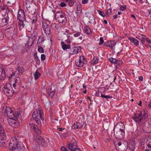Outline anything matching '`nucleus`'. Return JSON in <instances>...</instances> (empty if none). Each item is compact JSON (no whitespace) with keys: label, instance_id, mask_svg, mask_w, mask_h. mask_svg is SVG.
Instances as JSON below:
<instances>
[{"label":"nucleus","instance_id":"nucleus-1","mask_svg":"<svg viewBox=\"0 0 151 151\" xmlns=\"http://www.w3.org/2000/svg\"><path fill=\"white\" fill-rule=\"evenodd\" d=\"M29 125L30 128L33 130L37 134V135L35 137L36 141L39 144L41 145L44 147H47V142H45L43 138L39 135V134H41V132L38 128L37 126L33 123H30Z\"/></svg>","mask_w":151,"mask_h":151},{"label":"nucleus","instance_id":"nucleus-2","mask_svg":"<svg viewBox=\"0 0 151 151\" xmlns=\"http://www.w3.org/2000/svg\"><path fill=\"white\" fill-rule=\"evenodd\" d=\"M43 116L44 114L41 109L38 110H36L34 111L32 115L33 118L38 124H41L40 119L42 121L44 120Z\"/></svg>","mask_w":151,"mask_h":151},{"label":"nucleus","instance_id":"nucleus-3","mask_svg":"<svg viewBox=\"0 0 151 151\" xmlns=\"http://www.w3.org/2000/svg\"><path fill=\"white\" fill-rule=\"evenodd\" d=\"M3 92L8 96H11L14 93H16L18 91L13 88L11 84L9 83L6 84L4 88Z\"/></svg>","mask_w":151,"mask_h":151},{"label":"nucleus","instance_id":"nucleus-4","mask_svg":"<svg viewBox=\"0 0 151 151\" xmlns=\"http://www.w3.org/2000/svg\"><path fill=\"white\" fill-rule=\"evenodd\" d=\"M1 10L4 11L5 12V14L4 15V18L1 20V22L3 23L2 25H5L8 24L9 22L11 23L9 21V12L8 8L6 6H4L1 8Z\"/></svg>","mask_w":151,"mask_h":151},{"label":"nucleus","instance_id":"nucleus-5","mask_svg":"<svg viewBox=\"0 0 151 151\" xmlns=\"http://www.w3.org/2000/svg\"><path fill=\"white\" fill-rule=\"evenodd\" d=\"M5 112L9 117H16L17 118H20L21 117V115L19 112H15L14 113L13 110L9 106H6Z\"/></svg>","mask_w":151,"mask_h":151},{"label":"nucleus","instance_id":"nucleus-6","mask_svg":"<svg viewBox=\"0 0 151 151\" xmlns=\"http://www.w3.org/2000/svg\"><path fill=\"white\" fill-rule=\"evenodd\" d=\"M147 117V115H146L145 113L142 114V112L139 114L136 113L134 114L132 117V119L136 122L139 123L142 121L144 118L146 119Z\"/></svg>","mask_w":151,"mask_h":151},{"label":"nucleus","instance_id":"nucleus-7","mask_svg":"<svg viewBox=\"0 0 151 151\" xmlns=\"http://www.w3.org/2000/svg\"><path fill=\"white\" fill-rule=\"evenodd\" d=\"M10 151H13L18 147L17 140L15 137L11 138L9 144Z\"/></svg>","mask_w":151,"mask_h":151},{"label":"nucleus","instance_id":"nucleus-8","mask_svg":"<svg viewBox=\"0 0 151 151\" xmlns=\"http://www.w3.org/2000/svg\"><path fill=\"white\" fill-rule=\"evenodd\" d=\"M141 145L145 151H151V138H147L145 142H142Z\"/></svg>","mask_w":151,"mask_h":151},{"label":"nucleus","instance_id":"nucleus-9","mask_svg":"<svg viewBox=\"0 0 151 151\" xmlns=\"http://www.w3.org/2000/svg\"><path fill=\"white\" fill-rule=\"evenodd\" d=\"M20 118H17L16 117H10L8 119V122L9 124L12 127L15 128H18L19 127L18 122L16 119L18 121L19 119H20Z\"/></svg>","mask_w":151,"mask_h":151},{"label":"nucleus","instance_id":"nucleus-10","mask_svg":"<svg viewBox=\"0 0 151 151\" xmlns=\"http://www.w3.org/2000/svg\"><path fill=\"white\" fill-rule=\"evenodd\" d=\"M71 141L72 143L67 144L68 147L70 151H81L79 148L76 147L77 143L75 139H73Z\"/></svg>","mask_w":151,"mask_h":151},{"label":"nucleus","instance_id":"nucleus-11","mask_svg":"<svg viewBox=\"0 0 151 151\" xmlns=\"http://www.w3.org/2000/svg\"><path fill=\"white\" fill-rule=\"evenodd\" d=\"M114 145L118 151H124L127 149V145L124 144H122L119 140L115 142H114Z\"/></svg>","mask_w":151,"mask_h":151},{"label":"nucleus","instance_id":"nucleus-12","mask_svg":"<svg viewBox=\"0 0 151 151\" xmlns=\"http://www.w3.org/2000/svg\"><path fill=\"white\" fill-rule=\"evenodd\" d=\"M87 63V61L86 58L82 55L80 56L79 60H77L75 61L76 65L78 67H82L84 64H86Z\"/></svg>","mask_w":151,"mask_h":151},{"label":"nucleus","instance_id":"nucleus-13","mask_svg":"<svg viewBox=\"0 0 151 151\" xmlns=\"http://www.w3.org/2000/svg\"><path fill=\"white\" fill-rule=\"evenodd\" d=\"M49 22L45 21L42 22V27L44 32L47 35H49L50 33V26Z\"/></svg>","mask_w":151,"mask_h":151},{"label":"nucleus","instance_id":"nucleus-14","mask_svg":"<svg viewBox=\"0 0 151 151\" xmlns=\"http://www.w3.org/2000/svg\"><path fill=\"white\" fill-rule=\"evenodd\" d=\"M81 50V47H70L68 50V52L70 55H73L76 54L80 52Z\"/></svg>","mask_w":151,"mask_h":151},{"label":"nucleus","instance_id":"nucleus-15","mask_svg":"<svg viewBox=\"0 0 151 151\" xmlns=\"http://www.w3.org/2000/svg\"><path fill=\"white\" fill-rule=\"evenodd\" d=\"M124 125L123 123L120 122L116 124L114 126V132L115 130L116 131H120L121 132H124Z\"/></svg>","mask_w":151,"mask_h":151},{"label":"nucleus","instance_id":"nucleus-16","mask_svg":"<svg viewBox=\"0 0 151 151\" xmlns=\"http://www.w3.org/2000/svg\"><path fill=\"white\" fill-rule=\"evenodd\" d=\"M17 18L18 20H26L25 14L23 10L22 9L18 10Z\"/></svg>","mask_w":151,"mask_h":151},{"label":"nucleus","instance_id":"nucleus-17","mask_svg":"<svg viewBox=\"0 0 151 151\" xmlns=\"http://www.w3.org/2000/svg\"><path fill=\"white\" fill-rule=\"evenodd\" d=\"M14 83L13 84V88L15 90L18 91L19 87L21 85V81L20 78L19 77H17L14 79Z\"/></svg>","mask_w":151,"mask_h":151},{"label":"nucleus","instance_id":"nucleus-18","mask_svg":"<svg viewBox=\"0 0 151 151\" xmlns=\"http://www.w3.org/2000/svg\"><path fill=\"white\" fill-rule=\"evenodd\" d=\"M59 23H61L63 25H65L67 23V19L65 15L55 19Z\"/></svg>","mask_w":151,"mask_h":151},{"label":"nucleus","instance_id":"nucleus-19","mask_svg":"<svg viewBox=\"0 0 151 151\" xmlns=\"http://www.w3.org/2000/svg\"><path fill=\"white\" fill-rule=\"evenodd\" d=\"M114 135L116 138L122 139L124 137V131L121 132L120 131H116L115 132H114Z\"/></svg>","mask_w":151,"mask_h":151},{"label":"nucleus","instance_id":"nucleus-20","mask_svg":"<svg viewBox=\"0 0 151 151\" xmlns=\"http://www.w3.org/2000/svg\"><path fill=\"white\" fill-rule=\"evenodd\" d=\"M6 136L4 130L0 123V138L1 139H5Z\"/></svg>","mask_w":151,"mask_h":151},{"label":"nucleus","instance_id":"nucleus-21","mask_svg":"<svg viewBox=\"0 0 151 151\" xmlns=\"http://www.w3.org/2000/svg\"><path fill=\"white\" fill-rule=\"evenodd\" d=\"M6 77V75L4 70L3 68L0 67V80H4Z\"/></svg>","mask_w":151,"mask_h":151},{"label":"nucleus","instance_id":"nucleus-22","mask_svg":"<svg viewBox=\"0 0 151 151\" xmlns=\"http://www.w3.org/2000/svg\"><path fill=\"white\" fill-rule=\"evenodd\" d=\"M15 73L17 74L22 73L24 72V69L22 66H18L16 68Z\"/></svg>","mask_w":151,"mask_h":151},{"label":"nucleus","instance_id":"nucleus-23","mask_svg":"<svg viewBox=\"0 0 151 151\" xmlns=\"http://www.w3.org/2000/svg\"><path fill=\"white\" fill-rule=\"evenodd\" d=\"M128 39L131 42L134 43L136 46H138L139 45L138 40L134 38L129 37Z\"/></svg>","mask_w":151,"mask_h":151},{"label":"nucleus","instance_id":"nucleus-24","mask_svg":"<svg viewBox=\"0 0 151 151\" xmlns=\"http://www.w3.org/2000/svg\"><path fill=\"white\" fill-rule=\"evenodd\" d=\"M1 139L0 138V147L1 148H6L7 147V145L6 142H5L4 139Z\"/></svg>","mask_w":151,"mask_h":151},{"label":"nucleus","instance_id":"nucleus-25","mask_svg":"<svg viewBox=\"0 0 151 151\" xmlns=\"http://www.w3.org/2000/svg\"><path fill=\"white\" fill-rule=\"evenodd\" d=\"M29 1H26L25 2V6L27 10L29 12L32 11V9L30 6L31 4Z\"/></svg>","mask_w":151,"mask_h":151},{"label":"nucleus","instance_id":"nucleus-26","mask_svg":"<svg viewBox=\"0 0 151 151\" xmlns=\"http://www.w3.org/2000/svg\"><path fill=\"white\" fill-rule=\"evenodd\" d=\"M61 45L62 49L64 50H65L67 49H70V45L69 44H66L64 42H61Z\"/></svg>","mask_w":151,"mask_h":151},{"label":"nucleus","instance_id":"nucleus-27","mask_svg":"<svg viewBox=\"0 0 151 151\" xmlns=\"http://www.w3.org/2000/svg\"><path fill=\"white\" fill-rule=\"evenodd\" d=\"M109 43V47H110L111 49L113 50L114 49V47L116 45V42L114 40H111L108 41Z\"/></svg>","mask_w":151,"mask_h":151},{"label":"nucleus","instance_id":"nucleus-28","mask_svg":"<svg viewBox=\"0 0 151 151\" xmlns=\"http://www.w3.org/2000/svg\"><path fill=\"white\" fill-rule=\"evenodd\" d=\"M99 62V58L97 57H94L93 60L90 62V64L92 65L96 64Z\"/></svg>","mask_w":151,"mask_h":151},{"label":"nucleus","instance_id":"nucleus-29","mask_svg":"<svg viewBox=\"0 0 151 151\" xmlns=\"http://www.w3.org/2000/svg\"><path fill=\"white\" fill-rule=\"evenodd\" d=\"M65 15L64 13L61 11H58L55 14V19L58 17L62 16Z\"/></svg>","mask_w":151,"mask_h":151},{"label":"nucleus","instance_id":"nucleus-30","mask_svg":"<svg viewBox=\"0 0 151 151\" xmlns=\"http://www.w3.org/2000/svg\"><path fill=\"white\" fill-rule=\"evenodd\" d=\"M19 22L18 23L20 29H22L24 28L25 26V24L24 23V21L26 20H19Z\"/></svg>","mask_w":151,"mask_h":151},{"label":"nucleus","instance_id":"nucleus-31","mask_svg":"<svg viewBox=\"0 0 151 151\" xmlns=\"http://www.w3.org/2000/svg\"><path fill=\"white\" fill-rule=\"evenodd\" d=\"M48 90L49 96L51 98L53 97L55 95V92L53 91H52L50 88H48Z\"/></svg>","mask_w":151,"mask_h":151},{"label":"nucleus","instance_id":"nucleus-32","mask_svg":"<svg viewBox=\"0 0 151 151\" xmlns=\"http://www.w3.org/2000/svg\"><path fill=\"white\" fill-rule=\"evenodd\" d=\"M109 60L111 62L116 64H119L120 62V61L119 60H116V59L112 58H109Z\"/></svg>","mask_w":151,"mask_h":151},{"label":"nucleus","instance_id":"nucleus-33","mask_svg":"<svg viewBox=\"0 0 151 151\" xmlns=\"http://www.w3.org/2000/svg\"><path fill=\"white\" fill-rule=\"evenodd\" d=\"M63 35H64L65 39L66 40L69 41L72 39V38L71 36H70L69 33H63Z\"/></svg>","mask_w":151,"mask_h":151},{"label":"nucleus","instance_id":"nucleus-34","mask_svg":"<svg viewBox=\"0 0 151 151\" xmlns=\"http://www.w3.org/2000/svg\"><path fill=\"white\" fill-rule=\"evenodd\" d=\"M32 37L31 38L32 39V42L31 43L32 44H33L34 43V42L35 41V40L36 38V37L37 36V32H35V33L34 32L33 34H32Z\"/></svg>","mask_w":151,"mask_h":151},{"label":"nucleus","instance_id":"nucleus-35","mask_svg":"<svg viewBox=\"0 0 151 151\" xmlns=\"http://www.w3.org/2000/svg\"><path fill=\"white\" fill-rule=\"evenodd\" d=\"M83 127L82 125H78L77 123L74 124L72 126V127L73 129H80Z\"/></svg>","mask_w":151,"mask_h":151},{"label":"nucleus","instance_id":"nucleus-36","mask_svg":"<svg viewBox=\"0 0 151 151\" xmlns=\"http://www.w3.org/2000/svg\"><path fill=\"white\" fill-rule=\"evenodd\" d=\"M135 144L134 142H132L129 144V147L130 149L133 151L134 150L135 148Z\"/></svg>","mask_w":151,"mask_h":151},{"label":"nucleus","instance_id":"nucleus-37","mask_svg":"<svg viewBox=\"0 0 151 151\" xmlns=\"http://www.w3.org/2000/svg\"><path fill=\"white\" fill-rule=\"evenodd\" d=\"M84 30L87 35H89L91 32V30L90 27L88 26H86L84 27Z\"/></svg>","mask_w":151,"mask_h":151},{"label":"nucleus","instance_id":"nucleus-38","mask_svg":"<svg viewBox=\"0 0 151 151\" xmlns=\"http://www.w3.org/2000/svg\"><path fill=\"white\" fill-rule=\"evenodd\" d=\"M98 92L101 94H102L106 91V88H99L98 90Z\"/></svg>","mask_w":151,"mask_h":151},{"label":"nucleus","instance_id":"nucleus-39","mask_svg":"<svg viewBox=\"0 0 151 151\" xmlns=\"http://www.w3.org/2000/svg\"><path fill=\"white\" fill-rule=\"evenodd\" d=\"M44 40L43 37L40 36L38 37V40L37 42V44H40Z\"/></svg>","mask_w":151,"mask_h":151},{"label":"nucleus","instance_id":"nucleus-40","mask_svg":"<svg viewBox=\"0 0 151 151\" xmlns=\"http://www.w3.org/2000/svg\"><path fill=\"white\" fill-rule=\"evenodd\" d=\"M40 76V73L37 71H36L34 75L35 78V80L37 79Z\"/></svg>","mask_w":151,"mask_h":151},{"label":"nucleus","instance_id":"nucleus-41","mask_svg":"<svg viewBox=\"0 0 151 151\" xmlns=\"http://www.w3.org/2000/svg\"><path fill=\"white\" fill-rule=\"evenodd\" d=\"M145 39H146V38H145L143 37H142L141 39V40L139 39V40L141 41V42L143 45H145L147 47H148V46H147L146 45V42L145 40Z\"/></svg>","mask_w":151,"mask_h":151},{"label":"nucleus","instance_id":"nucleus-42","mask_svg":"<svg viewBox=\"0 0 151 151\" xmlns=\"http://www.w3.org/2000/svg\"><path fill=\"white\" fill-rule=\"evenodd\" d=\"M101 96L102 98H104L106 99H111L112 98V96H111L109 95H106L105 96L103 94H101Z\"/></svg>","mask_w":151,"mask_h":151},{"label":"nucleus","instance_id":"nucleus-43","mask_svg":"<svg viewBox=\"0 0 151 151\" xmlns=\"http://www.w3.org/2000/svg\"><path fill=\"white\" fill-rule=\"evenodd\" d=\"M37 17L36 16H33L32 17V24L35 23L37 19Z\"/></svg>","mask_w":151,"mask_h":151},{"label":"nucleus","instance_id":"nucleus-44","mask_svg":"<svg viewBox=\"0 0 151 151\" xmlns=\"http://www.w3.org/2000/svg\"><path fill=\"white\" fill-rule=\"evenodd\" d=\"M52 27H54L55 29H58L59 27V26L56 23H52L51 25Z\"/></svg>","mask_w":151,"mask_h":151},{"label":"nucleus","instance_id":"nucleus-45","mask_svg":"<svg viewBox=\"0 0 151 151\" xmlns=\"http://www.w3.org/2000/svg\"><path fill=\"white\" fill-rule=\"evenodd\" d=\"M75 2V1L74 0H70L69 1V5L70 6H73Z\"/></svg>","mask_w":151,"mask_h":151},{"label":"nucleus","instance_id":"nucleus-46","mask_svg":"<svg viewBox=\"0 0 151 151\" xmlns=\"http://www.w3.org/2000/svg\"><path fill=\"white\" fill-rule=\"evenodd\" d=\"M97 11L98 12L99 14L101 16L104 17L106 16L105 14L103 12L99 10H98Z\"/></svg>","mask_w":151,"mask_h":151},{"label":"nucleus","instance_id":"nucleus-47","mask_svg":"<svg viewBox=\"0 0 151 151\" xmlns=\"http://www.w3.org/2000/svg\"><path fill=\"white\" fill-rule=\"evenodd\" d=\"M81 35V32H77L75 33H74L73 34V36L75 37H77L80 36Z\"/></svg>","mask_w":151,"mask_h":151},{"label":"nucleus","instance_id":"nucleus-48","mask_svg":"<svg viewBox=\"0 0 151 151\" xmlns=\"http://www.w3.org/2000/svg\"><path fill=\"white\" fill-rule=\"evenodd\" d=\"M77 11L78 12V13H81L82 11V9L81 8V5H78L77 7Z\"/></svg>","mask_w":151,"mask_h":151},{"label":"nucleus","instance_id":"nucleus-49","mask_svg":"<svg viewBox=\"0 0 151 151\" xmlns=\"http://www.w3.org/2000/svg\"><path fill=\"white\" fill-rule=\"evenodd\" d=\"M112 9L111 8H109L106 12V14L107 16H109L110 14V13Z\"/></svg>","mask_w":151,"mask_h":151},{"label":"nucleus","instance_id":"nucleus-50","mask_svg":"<svg viewBox=\"0 0 151 151\" xmlns=\"http://www.w3.org/2000/svg\"><path fill=\"white\" fill-rule=\"evenodd\" d=\"M103 38L102 37H101L100 38V42L99 43V45H101L104 43Z\"/></svg>","mask_w":151,"mask_h":151},{"label":"nucleus","instance_id":"nucleus-51","mask_svg":"<svg viewBox=\"0 0 151 151\" xmlns=\"http://www.w3.org/2000/svg\"><path fill=\"white\" fill-rule=\"evenodd\" d=\"M38 50L39 52L42 53L44 52V49L41 47H40L38 48Z\"/></svg>","mask_w":151,"mask_h":151},{"label":"nucleus","instance_id":"nucleus-52","mask_svg":"<svg viewBox=\"0 0 151 151\" xmlns=\"http://www.w3.org/2000/svg\"><path fill=\"white\" fill-rule=\"evenodd\" d=\"M32 38H29V40L28 41V46H31L33 45V44L31 45V43L32 42Z\"/></svg>","mask_w":151,"mask_h":151},{"label":"nucleus","instance_id":"nucleus-53","mask_svg":"<svg viewBox=\"0 0 151 151\" xmlns=\"http://www.w3.org/2000/svg\"><path fill=\"white\" fill-rule=\"evenodd\" d=\"M126 9V5L122 6L120 7V9L121 10H124Z\"/></svg>","mask_w":151,"mask_h":151},{"label":"nucleus","instance_id":"nucleus-54","mask_svg":"<svg viewBox=\"0 0 151 151\" xmlns=\"http://www.w3.org/2000/svg\"><path fill=\"white\" fill-rule=\"evenodd\" d=\"M35 60L36 63L37 64L39 65L40 64V61L39 59L38 58L35 59Z\"/></svg>","mask_w":151,"mask_h":151},{"label":"nucleus","instance_id":"nucleus-55","mask_svg":"<svg viewBox=\"0 0 151 151\" xmlns=\"http://www.w3.org/2000/svg\"><path fill=\"white\" fill-rule=\"evenodd\" d=\"M60 6L61 7H63L64 6H67V4L64 2H61L60 4Z\"/></svg>","mask_w":151,"mask_h":151},{"label":"nucleus","instance_id":"nucleus-56","mask_svg":"<svg viewBox=\"0 0 151 151\" xmlns=\"http://www.w3.org/2000/svg\"><path fill=\"white\" fill-rule=\"evenodd\" d=\"M61 151H69L68 150L66 147L63 146L61 147Z\"/></svg>","mask_w":151,"mask_h":151},{"label":"nucleus","instance_id":"nucleus-57","mask_svg":"<svg viewBox=\"0 0 151 151\" xmlns=\"http://www.w3.org/2000/svg\"><path fill=\"white\" fill-rule=\"evenodd\" d=\"M41 60H44L45 58V56L44 54H42L41 55Z\"/></svg>","mask_w":151,"mask_h":151},{"label":"nucleus","instance_id":"nucleus-58","mask_svg":"<svg viewBox=\"0 0 151 151\" xmlns=\"http://www.w3.org/2000/svg\"><path fill=\"white\" fill-rule=\"evenodd\" d=\"M88 1V0H82V3L83 4H85L87 3Z\"/></svg>","mask_w":151,"mask_h":151},{"label":"nucleus","instance_id":"nucleus-59","mask_svg":"<svg viewBox=\"0 0 151 151\" xmlns=\"http://www.w3.org/2000/svg\"><path fill=\"white\" fill-rule=\"evenodd\" d=\"M145 40L146 42H147L148 43L151 44V40H150L149 38H146Z\"/></svg>","mask_w":151,"mask_h":151},{"label":"nucleus","instance_id":"nucleus-60","mask_svg":"<svg viewBox=\"0 0 151 151\" xmlns=\"http://www.w3.org/2000/svg\"><path fill=\"white\" fill-rule=\"evenodd\" d=\"M108 41L104 43V45L105 47H109V43Z\"/></svg>","mask_w":151,"mask_h":151},{"label":"nucleus","instance_id":"nucleus-61","mask_svg":"<svg viewBox=\"0 0 151 151\" xmlns=\"http://www.w3.org/2000/svg\"><path fill=\"white\" fill-rule=\"evenodd\" d=\"M95 95L97 96H100V93L99 92H98H98H96L95 93Z\"/></svg>","mask_w":151,"mask_h":151},{"label":"nucleus","instance_id":"nucleus-62","mask_svg":"<svg viewBox=\"0 0 151 151\" xmlns=\"http://www.w3.org/2000/svg\"><path fill=\"white\" fill-rule=\"evenodd\" d=\"M3 38V35L1 32H0V40L2 39Z\"/></svg>","mask_w":151,"mask_h":151},{"label":"nucleus","instance_id":"nucleus-63","mask_svg":"<svg viewBox=\"0 0 151 151\" xmlns=\"http://www.w3.org/2000/svg\"><path fill=\"white\" fill-rule=\"evenodd\" d=\"M117 15L116 14L113 16V18L114 19H116L117 18Z\"/></svg>","mask_w":151,"mask_h":151},{"label":"nucleus","instance_id":"nucleus-64","mask_svg":"<svg viewBox=\"0 0 151 151\" xmlns=\"http://www.w3.org/2000/svg\"><path fill=\"white\" fill-rule=\"evenodd\" d=\"M138 78L140 81H142L143 80V78L142 76L139 77Z\"/></svg>","mask_w":151,"mask_h":151}]
</instances>
